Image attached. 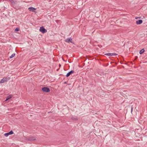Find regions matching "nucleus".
<instances>
[{
    "instance_id": "f257e3e1",
    "label": "nucleus",
    "mask_w": 147,
    "mask_h": 147,
    "mask_svg": "<svg viewBox=\"0 0 147 147\" xmlns=\"http://www.w3.org/2000/svg\"><path fill=\"white\" fill-rule=\"evenodd\" d=\"M36 138L34 137H29L28 138H26V140L27 141H32L36 140Z\"/></svg>"
},
{
    "instance_id": "f03ea898",
    "label": "nucleus",
    "mask_w": 147,
    "mask_h": 147,
    "mask_svg": "<svg viewBox=\"0 0 147 147\" xmlns=\"http://www.w3.org/2000/svg\"><path fill=\"white\" fill-rule=\"evenodd\" d=\"M10 79V77H6L5 78H3L2 79L0 83H3L7 81V80H9Z\"/></svg>"
},
{
    "instance_id": "7ed1b4c3",
    "label": "nucleus",
    "mask_w": 147,
    "mask_h": 147,
    "mask_svg": "<svg viewBox=\"0 0 147 147\" xmlns=\"http://www.w3.org/2000/svg\"><path fill=\"white\" fill-rule=\"evenodd\" d=\"M42 90L44 92H48L50 91V89L46 87L42 88Z\"/></svg>"
},
{
    "instance_id": "20e7f679",
    "label": "nucleus",
    "mask_w": 147,
    "mask_h": 147,
    "mask_svg": "<svg viewBox=\"0 0 147 147\" xmlns=\"http://www.w3.org/2000/svg\"><path fill=\"white\" fill-rule=\"evenodd\" d=\"M65 41L68 43L70 42L74 43L73 41L72 40V39L71 38H67L65 40Z\"/></svg>"
},
{
    "instance_id": "39448f33",
    "label": "nucleus",
    "mask_w": 147,
    "mask_h": 147,
    "mask_svg": "<svg viewBox=\"0 0 147 147\" xmlns=\"http://www.w3.org/2000/svg\"><path fill=\"white\" fill-rule=\"evenodd\" d=\"M39 31L43 33H45L47 32V30L44 28L42 26L40 28Z\"/></svg>"
},
{
    "instance_id": "423d86ee",
    "label": "nucleus",
    "mask_w": 147,
    "mask_h": 147,
    "mask_svg": "<svg viewBox=\"0 0 147 147\" xmlns=\"http://www.w3.org/2000/svg\"><path fill=\"white\" fill-rule=\"evenodd\" d=\"M74 72V71L73 70H71L70 71L68 72L66 74V76L67 77H69L71 74L72 73H73Z\"/></svg>"
},
{
    "instance_id": "0eeeda50",
    "label": "nucleus",
    "mask_w": 147,
    "mask_h": 147,
    "mask_svg": "<svg viewBox=\"0 0 147 147\" xmlns=\"http://www.w3.org/2000/svg\"><path fill=\"white\" fill-rule=\"evenodd\" d=\"M36 9V8H34L32 7H29L28 8V10L29 11L33 12Z\"/></svg>"
},
{
    "instance_id": "6e6552de",
    "label": "nucleus",
    "mask_w": 147,
    "mask_h": 147,
    "mask_svg": "<svg viewBox=\"0 0 147 147\" xmlns=\"http://www.w3.org/2000/svg\"><path fill=\"white\" fill-rule=\"evenodd\" d=\"M11 3L13 6H15V5L17 4V2L16 1L13 0Z\"/></svg>"
},
{
    "instance_id": "1a4fd4ad",
    "label": "nucleus",
    "mask_w": 147,
    "mask_h": 147,
    "mask_svg": "<svg viewBox=\"0 0 147 147\" xmlns=\"http://www.w3.org/2000/svg\"><path fill=\"white\" fill-rule=\"evenodd\" d=\"M142 20H139L136 21V24H140L142 23Z\"/></svg>"
},
{
    "instance_id": "9d476101",
    "label": "nucleus",
    "mask_w": 147,
    "mask_h": 147,
    "mask_svg": "<svg viewBox=\"0 0 147 147\" xmlns=\"http://www.w3.org/2000/svg\"><path fill=\"white\" fill-rule=\"evenodd\" d=\"M12 96L11 95H9L7 97L6 99L5 100V101H7L9 99L11 98Z\"/></svg>"
},
{
    "instance_id": "9b49d317",
    "label": "nucleus",
    "mask_w": 147,
    "mask_h": 147,
    "mask_svg": "<svg viewBox=\"0 0 147 147\" xmlns=\"http://www.w3.org/2000/svg\"><path fill=\"white\" fill-rule=\"evenodd\" d=\"M144 52V49H143L140 51V54H143Z\"/></svg>"
},
{
    "instance_id": "f8f14e48",
    "label": "nucleus",
    "mask_w": 147,
    "mask_h": 147,
    "mask_svg": "<svg viewBox=\"0 0 147 147\" xmlns=\"http://www.w3.org/2000/svg\"><path fill=\"white\" fill-rule=\"evenodd\" d=\"M112 53H107L105 54V55H107L108 56H111L112 55Z\"/></svg>"
},
{
    "instance_id": "ddd939ff",
    "label": "nucleus",
    "mask_w": 147,
    "mask_h": 147,
    "mask_svg": "<svg viewBox=\"0 0 147 147\" xmlns=\"http://www.w3.org/2000/svg\"><path fill=\"white\" fill-rule=\"evenodd\" d=\"M15 55V53H13L9 57L10 58H11L13 57H14Z\"/></svg>"
},
{
    "instance_id": "4468645a",
    "label": "nucleus",
    "mask_w": 147,
    "mask_h": 147,
    "mask_svg": "<svg viewBox=\"0 0 147 147\" xmlns=\"http://www.w3.org/2000/svg\"><path fill=\"white\" fill-rule=\"evenodd\" d=\"M9 135H10V134L8 132L7 133H5L4 134L5 136L6 137H7Z\"/></svg>"
},
{
    "instance_id": "2eb2a0df",
    "label": "nucleus",
    "mask_w": 147,
    "mask_h": 147,
    "mask_svg": "<svg viewBox=\"0 0 147 147\" xmlns=\"http://www.w3.org/2000/svg\"><path fill=\"white\" fill-rule=\"evenodd\" d=\"M71 119L73 120H77V119L76 118H75L74 117H72L71 118Z\"/></svg>"
},
{
    "instance_id": "dca6fc26",
    "label": "nucleus",
    "mask_w": 147,
    "mask_h": 147,
    "mask_svg": "<svg viewBox=\"0 0 147 147\" xmlns=\"http://www.w3.org/2000/svg\"><path fill=\"white\" fill-rule=\"evenodd\" d=\"M10 135L12 134H13V132L12 130L11 131L9 132H8Z\"/></svg>"
},
{
    "instance_id": "f3484780",
    "label": "nucleus",
    "mask_w": 147,
    "mask_h": 147,
    "mask_svg": "<svg viewBox=\"0 0 147 147\" xmlns=\"http://www.w3.org/2000/svg\"><path fill=\"white\" fill-rule=\"evenodd\" d=\"M19 30V28L18 27H17L15 30V31H18Z\"/></svg>"
},
{
    "instance_id": "a211bd4d",
    "label": "nucleus",
    "mask_w": 147,
    "mask_h": 147,
    "mask_svg": "<svg viewBox=\"0 0 147 147\" xmlns=\"http://www.w3.org/2000/svg\"><path fill=\"white\" fill-rule=\"evenodd\" d=\"M112 54H113L112 56H116L117 55V54L115 53H112Z\"/></svg>"
},
{
    "instance_id": "6ab92c4d",
    "label": "nucleus",
    "mask_w": 147,
    "mask_h": 147,
    "mask_svg": "<svg viewBox=\"0 0 147 147\" xmlns=\"http://www.w3.org/2000/svg\"><path fill=\"white\" fill-rule=\"evenodd\" d=\"M133 107H131V113H132V111H133Z\"/></svg>"
},
{
    "instance_id": "aec40b11",
    "label": "nucleus",
    "mask_w": 147,
    "mask_h": 147,
    "mask_svg": "<svg viewBox=\"0 0 147 147\" xmlns=\"http://www.w3.org/2000/svg\"><path fill=\"white\" fill-rule=\"evenodd\" d=\"M141 17H137L136 18V19H137L138 18H139L140 19V18Z\"/></svg>"
},
{
    "instance_id": "412c9836",
    "label": "nucleus",
    "mask_w": 147,
    "mask_h": 147,
    "mask_svg": "<svg viewBox=\"0 0 147 147\" xmlns=\"http://www.w3.org/2000/svg\"><path fill=\"white\" fill-rule=\"evenodd\" d=\"M13 0H7V1H10L11 3Z\"/></svg>"
}]
</instances>
